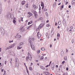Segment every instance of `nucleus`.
Returning <instances> with one entry per match:
<instances>
[{"label": "nucleus", "instance_id": "1", "mask_svg": "<svg viewBox=\"0 0 75 75\" xmlns=\"http://www.w3.org/2000/svg\"><path fill=\"white\" fill-rule=\"evenodd\" d=\"M28 59L30 61H31V59H32V56L29 53H28V56L26 57V61H28Z\"/></svg>", "mask_w": 75, "mask_h": 75}, {"label": "nucleus", "instance_id": "2", "mask_svg": "<svg viewBox=\"0 0 75 75\" xmlns=\"http://www.w3.org/2000/svg\"><path fill=\"white\" fill-rule=\"evenodd\" d=\"M29 41L30 42V44L31 45V48H32L33 50H35V48H34V45H31V43L32 42H31V38H30L29 39Z\"/></svg>", "mask_w": 75, "mask_h": 75}, {"label": "nucleus", "instance_id": "3", "mask_svg": "<svg viewBox=\"0 0 75 75\" xmlns=\"http://www.w3.org/2000/svg\"><path fill=\"white\" fill-rule=\"evenodd\" d=\"M14 46H15V44H13L10 45V46L7 47L6 49H5V50L6 51V50H9V49H11V48H13V47H14Z\"/></svg>", "mask_w": 75, "mask_h": 75}, {"label": "nucleus", "instance_id": "4", "mask_svg": "<svg viewBox=\"0 0 75 75\" xmlns=\"http://www.w3.org/2000/svg\"><path fill=\"white\" fill-rule=\"evenodd\" d=\"M16 66L18 67L19 65V61L18 60V59L17 57L16 58Z\"/></svg>", "mask_w": 75, "mask_h": 75}, {"label": "nucleus", "instance_id": "5", "mask_svg": "<svg viewBox=\"0 0 75 75\" xmlns=\"http://www.w3.org/2000/svg\"><path fill=\"white\" fill-rule=\"evenodd\" d=\"M37 36H38V38H40L41 37V34H40V32H38L37 34Z\"/></svg>", "mask_w": 75, "mask_h": 75}, {"label": "nucleus", "instance_id": "6", "mask_svg": "<svg viewBox=\"0 0 75 75\" xmlns=\"http://www.w3.org/2000/svg\"><path fill=\"white\" fill-rule=\"evenodd\" d=\"M2 12V7H1V4L0 3V14H1Z\"/></svg>", "mask_w": 75, "mask_h": 75}, {"label": "nucleus", "instance_id": "7", "mask_svg": "<svg viewBox=\"0 0 75 75\" xmlns=\"http://www.w3.org/2000/svg\"><path fill=\"white\" fill-rule=\"evenodd\" d=\"M6 18H10L11 17V14H8L7 15H6Z\"/></svg>", "mask_w": 75, "mask_h": 75}, {"label": "nucleus", "instance_id": "8", "mask_svg": "<svg viewBox=\"0 0 75 75\" xmlns=\"http://www.w3.org/2000/svg\"><path fill=\"white\" fill-rule=\"evenodd\" d=\"M33 7L34 10H37L38 8V7L34 5H33Z\"/></svg>", "mask_w": 75, "mask_h": 75}, {"label": "nucleus", "instance_id": "9", "mask_svg": "<svg viewBox=\"0 0 75 75\" xmlns=\"http://www.w3.org/2000/svg\"><path fill=\"white\" fill-rule=\"evenodd\" d=\"M59 37H60V35L59 33H57V38L58 40H59Z\"/></svg>", "mask_w": 75, "mask_h": 75}, {"label": "nucleus", "instance_id": "10", "mask_svg": "<svg viewBox=\"0 0 75 75\" xmlns=\"http://www.w3.org/2000/svg\"><path fill=\"white\" fill-rule=\"evenodd\" d=\"M63 23L64 25H66V21L65 19H64L63 21Z\"/></svg>", "mask_w": 75, "mask_h": 75}, {"label": "nucleus", "instance_id": "11", "mask_svg": "<svg viewBox=\"0 0 75 75\" xmlns=\"http://www.w3.org/2000/svg\"><path fill=\"white\" fill-rule=\"evenodd\" d=\"M24 44V43L22 42L19 43V45L20 47H21V46H23V45Z\"/></svg>", "mask_w": 75, "mask_h": 75}, {"label": "nucleus", "instance_id": "12", "mask_svg": "<svg viewBox=\"0 0 75 75\" xmlns=\"http://www.w3.org/2000/svg\"><path fill=\"white\" fill-rule=\"evenodd\" d=\"M31 12L32 13H34V14H35V13H37V12L36 11H35L34 10L32 9L31 10Z\"/></svg>", "mask_w": 75, "mask_h": 75}, {"label": "nucleus", "instance_id": "13", "mask_svg": "<svg viewBox=\"0 0 75 75\" xmlns=\"http://www.w3.org/2000/svg\"><path fill=\"white\" fill-rule=\"evenodd\" d=\"M64 52L63 51H62L61 52V57H63V55H64Z\"/></svg>", "mask_w": 75, "mask_h": 75}, {"label": "nucleus", "instance_id": "14", "mask_svg": "<svg viewBox=\"0 0 75 75\" xmlns=\"http://www.w3.org/2000/svg\"><path fill=\"white\" fill-rule=\"evenodd\" d=\"M54 31H53V30H52L51 32V36H52V35H54Z\"/></svg>", "mask_w": 75, "mask_h": 75}, {"label": "nucleus", "instance_id": "15", "mask_svg": "<svg viewBox=\"0 0 75 75\" xmlns=\"http://www.w3.org/2000/svg\"><path fill=\"white\" fill-rule=\"evenodd\" d=\"M51 68L52 69H54V64H52L51 65Z\"/></svg>", "mask_w": 75, "mask_h": 75}, {"label": "nucleus", "instance_id": "16", "mask_svg": "<svg viewBox=\"0 0 75 75\" xmlns=\"http://www.w3.org/2000/svg\"><path fill=\"white\" fill-rule=\"evenodd\" d=\"M25 3V1H23L22 2L21 4L22 5H24V4Z\"/></svg>", "mask_w": 75, "mask_h": 75}, {"label": "nucleus", "instance_id": "17", "mask_svg": "<svg viewBox=\"0 0 75 75\" xmlns=\"http://www.w3.org/2000/svg\"><path fill=\"white\" fill-rule=\"evenodd\" d=\"M34 15H35V18H37V14H36V13H35V14H34Z\"/></svg>", "mask_w": 75, "mask_h": 75}, {"label": "nucleus", "instance_id": "18", "mask_svg": "<svg viewBox=\"0 0 75 75\" xmlns=\"http://www.w3.org/2000/svg\"><path fill=\"white\" fill-rule=\"evenodd\" d=\"M40 68L42 69H45V67H43V66H41L40 67Z\"/></svg>", "mask_w": 75, "mask_h": 75}, {"label": "nucleus", "instance_id": "19", "mask_svg": "<svg viewBox=\"0 0 75 75\" xmlns=\"http://www.w3.org/2000/svg\"><path fill=\"white\" fill-rule=\"evenodd\" d=\"M75 0H73L71 2V3L72 4H75Z\"/></svg>", "mask_w": 75, "mask_h": 75}, {"label": "nucleus", "instance_id": "20", "mask_svg": "<svg viewBox=\"0 0 75 75\" xmlns=\"http://www.w3.org/2000/svg\"><path fill=\"white\" fill-rule=\"evenodd\" d=\"M33 23V21H30V22H29L28 23V25H30V24H32Z\"/></svg>", "mask_w": 75, "mask_h": 75}, {"label": "nucleus", "instance_id": "21", "mask_svg": "<svg viewBox=\"0 0 75 75\" xmlns=\"http://www.w3.org/2000/svg\"><path fill=\"white\" fill-rule=\"evenodd\" d=\"M39 27H40V28L42 27V23H41L39 25Z\"/></svg>", "mask_w": 75, "mask_h": 75}, {"label": "nucleus", "instance_id": "22", "mask_svg": "<svg viewBox=\"0 0 75 75\" xmlns=\"http://www.w3.org/2000/svg\"><path fill=\"white\" fill-rule=\"evenodd\" d=\"M42 20V18L41 17L38 19V21H40V20Z\"/></svg>", "mask_w": 75, "mask_h": 75}, {"label": "nucleus", "instance_id": "23", "mask_svg": "<svg viewBox=\"0 0 75 75\" xmlns=\"http://www.w3.org/2000/svg\"><path fill=\"white\" fill-rule=\"evenodd\" d=\"M29 70H30V71H33V68L31 67H29Z\"/></svg>", "mask_w": 75, "mask_h": 75}, {"label": "nucleus", "instance_id": "24", "mask_svg": "<svg viewBox=\"0 0 75 75\" xmlns=\"http://www.w3.org/2000/svg\"><path fill=\"white\" fill-rule=\"evenodd\" d=\"M61 21H59L58 22V25H61Z\"/></svg>", "mask_w": 75, "mask_h": 75}, {"label": "nucleus", "instance_id": "25", "mask_svg": "<svg viewBox=\"0 0 75 75\" xmlns=\"http://www.w3.org/2000/svg\"><path fill=\"white\" fill-rule=\"evenodd\" d=\"M41 50L42 51H44V50H45V48H44V47H42V48H41Z\"/></svg>", "mask_w": 75, "mask_h": 75}, {"label": "nucleus", "instance_id": "26", "mask_svg": "<svg viewBox=\"0 0 75 75\" xmlns=\"http://www.w3.org/2000/svg\"><path fill=\"white\" fill-rule=\"evenodd\" d=\"M45 14L46 16L47 17H48V13L47 12H46Z\"/></svg>", "mask_w": 75, "mask_h": 75}, {"label": "nucleus", "instance_id": "27", "mask_svg": "<svg viewBox=\"0 0 75 75\" xmlns=\"http://www.w3.org/2000/svg\"><path fill=\"white\" fill-rule=\"evenodd\" d=\"M12 59H10V64H12Z\"/></svg>", "mask_w": 75, "mask_h": 75}, {"label": "nucleus", "instance_id": "28", "mask_svg": "<svg viewBox=\"0 0 75 75\" xmlns=\"http://www.w3.org/2000/svg\"><path fill=\"white\" fill-rule=\"evenodd\" d=\"M56 2L54 3L53 4V7H55L56 6Z\"/></svg>", "mask_w": 75, "mask_h": 75}, {"label": "nucleus", "instance_id": "29", "mask_svg": "<svg viewBox=\"0 0 75 75\" xmlns=\"http://www.w3.org/2000/svg\"><path fill=\"white\" fill-rule=\"evenodd\" d=\"M64 60H67V56H65L64 57Z\"/></svg>", "mask_w": 75, "mask_h": 75}, {"label": "nucleus", "instance_id": "30", "mask_svg": "<svg viewBox=\"0 0 75 75\" xmlns=\"http://www.w3.org/2000/svg\"><path fill=\"white\" fill-rule=\"evenodd\" d=\"M41 6H43V5H44V3L42 2H41Z\"/></svg>", "mask_w": 75, "mask_h": 75}, {"label": "nucleus", "instance_id": "31", "mask_svg": "<svg viewBox=\"0 0 75 75\" xmlns=\"http://www.w3.org/2000/svg\"><path fill=\"white\" fill-rule=\"evenodd\" d=\"M41 28V27H39L38 28H37L36 29V31H38V30H39Z\"/></svg>", "mask_w": 75, "mask_h": 75}, {"label": "nucleus", "instance_id": "32", "mask_svg": "<svg viewBox=\"0 0 75 75\" xmlns=\"http://www.w3.org/2000/svg\"><path fill=\"white\" fill-rule=\"evenodd\" d=\"M13 23H14V24H15V25H16V23H15L16 22V20H13Z\"/></svg>", "mask_w": 75, "mask_h": 75}, {"label": "nucleus", "instance_id": "33", "mask_svg": "<svg viewBox=\"0 0 75 75\" xmlns=\"http://www.w3.org/2000/svg\"><path fill=\"white\" fill-rule=\"evenodd\" d=\"M28 14H29L30 16H32L33 15V14L32 13H30V12H28Z\"/></svg>", "mask_w": 75, "mask_h": 75}, {"label": "nucleus", "instance_id": "34", "mask_svg": "<svg viewBox=\"0 0 75 75\" xmlns=\"http://www.w3.org/2000/svg\"><path fill=\"white\" fill-rule=\"evenodd\" d=\"M46 27H50V25L49 24H47L46 25Z\"/></svg>", "mask_w": 75, "mask_h": 75}, {"label": "nucleus", "instance_id": "35", "mask_svg": "<svg viewBox=\"0 0 75 75\" xmlns=\"http://www.w3.org/2000/svg\"><path fill=\"white\" fill-rule=\"evenodd\" d=\"M31 26H32V25L29 26L27 28V29H28V30H29V29H30V28L31 27Z\"/></svg>", "mask_w": 75, "mask_h": 75}, {"label": "nucleus", "instance_id": "36", "mask_svg": "<svg viewBox=\"0 0 75 75\" xmlns=\"http://www.w3.org/2000/svg\"><path fill=\"white\" fill-rule=\"evenodd\" d=\"M44 59V57L43 56H42L40 57V59H41H41Z\"/></svg>", "mask_w": 75, "mask_h": 75}, {"label": "nucleus", "instance_id": "37", "mask_svg": "<svg viewBox=\"0 0 75 75\" xmlns=\"http://www.w3.org/2000/svg\"><path fill=\"white\" fill-rule=\"evenodd\" d=\"M21 37V35H18V38H20V37Z\"/></svg>", "mask_w": 75, "mask_h": 75}, {"label": "nucleus", "instance_id": "38", "mask_svg": "<svg viewBox=\"0 0 75 75\" xmlns=\"http://www.w3.org/2000/svg\"><path fill=\"white\" fill-rule=\"evenodd\" d=\"M74 39H72V44H73V43H74Z\"/></svg>", "mask_w": 75, "mask_h": 75}, {"label": "nucleus", "instance_id": "39", "mask_svg": "<svg viewBox=\"0 0 75 75\" xmlns=\"http://www.w3.org/2000/svg\"><path fill=\"white\" fill-rule=\"evenodd\" d=\"M70 29H73L74 28V27L71 26L70 27Z\"/></svg>", "mask_w": 75, "mask_h": 75}, {"label": "nucleus", "instance_id": "40", "mask_svg": "<svg viewBox=\"0 0 75 75\" xmlns=\"http://www.w3.org/2000/svg\"><path fill=\"white\" fill-rule=\"evenodd\" d=\"M26 7H27V8L28 7V4H27L26 5Z\"/></svg>", "mask_w": 75, "mask_h": 75}, {"label": "nucleus", "instance_id": "41", "mask_svg": "<svg viewBox=\"0 0 75 75\" xmlns=\"http://www.w3.org/2000/svg\"><path fill=\"white\" fill-rule=\"evenodd\" d=\"M26 71H27V72L28 75H29V71H28V70H26Z\"/></svg>", "mask_w": 75, "mask_h": 75}, {"label": "nucleus", "instance_id": "42", "mask_svg": "<svg viewBox=\"0 0 75 75\" xmlns=\"http://www.w3.org/2000/svg\"><path fill=\"white\" fill-rule=\"evenodd\" d=\"M46 37H47V36H48V33H47L46 34Z\"/></svg>", "mask_w": 75, "mask_h": 75}, {"label": "nucleus", "instance_id": "43", "mask_svg": "<svg viewBox=\"0 0 75 75\" xmlns=\"http://www.w3.org/2000/svg\"><path fill=\"white\" fill-rule=\"evenodd\" d=\"M37 52L38 54H39V53H40V50H38V51Z\"/></svg>", "mask_w": 75, "mask_h": 75}, {"label": "nucleus", "instance_id": "44", "mask_svg": "<svg viewBox=\"0 0 75 75\" xmlns=\"http://www.w3.org/2000/svg\"><path fill=\"white\" fill-rule=\"evenodd\" d=\"M47 10V9L46 8H44V11H46Z\"/></svg>", "mask_w": 75, "mask_h": 75}, {"label": "nucleus", "instance_id": "45", "mask_svg": "<svg viewBox=\"0 0 75 75\" xmlns=\"http://www.w3.org/2000/svg\"><path fill=\"white\" fill-rule=\"evenodd\" d=\"M24 30H25V29H24V28H23V29H22V31H24Z\"/></svg>", "mask_w": 75, "mask_h": 75}, {"label": "nucleus", "instance_id": "46", "mask_svg": "<svg viewBox=\"0 0 75 75\" xmlns=\"http://www.w3.org/2000/svg\"><path fill=\"white\" fill-rule=\"evenodd\" d=\"M65 61H63V62H62V64H64L65 63Z\"/></svg>", "mask_w": 75, "mask_h": 75}, {"label": "nucleus", "instance_id": "47", "mask_svg": "<svg viewBox=\"0 0 75 75\" xmlns=\"http://www.w3.org/2000/svg\"><path fill=\"white\" fill-rule=\"evenodd\" d=\"M21 20L22 21H23V18H21Z\"/></svg>", "mask_w": 75, "mask_h": 75}, {"label": "nucleus", "instance_id": "48", "mask_svg": "<svg viewBox=\"0 0 75 75\" xmlns=\"http://www.w3.org/2000/svg\"><path fill=\"white\" fill-rule=\"evenodd\" d=\"M10 0H9L8 1V3H10Z\"/></svg>", "mask_w": 75, "mask_h": 75}, {"label": "nucleus", "instance_id": "49", "mask_svg": "<svg viewBox=\"0 0 75 75\" xmlns=\"http://www.w3.org/2000/svg\"><path fill=\"white\" fill-rule=\"evenodd\" d=\"M17 48L18 50H20V47H17Z\"/></svg>", "mask_w": 75, "mask_h": 75}, {"label": "nucleus", "instance_id": "50", "mask_svg": "<svg viewBox=\"0 0 75 75\" xmlns=\"http://www.w3.org/2000/svg\"><path fill=\"white\" fill-rule=\"evenodd\" d=\"M67 4H68V2L67 1L66 3V5H67Z\"/></svg>", "mask_w": 75, "mask_h": 75}, {"label": "nucleus", "instance_id": "51", "mask_svg": "<svg viewBox=\"0 0 75 75\" xmlns=\"http://www.w3.org/2000/svg\"><path fill=\"white\" fill-rule=\"evenodd\" d=\"M71 6L70 5H69V8H71Z\"/></svg>", "mask_w": 75, "mask_h": 75}, {"label": "nucleus", "instance_id": "52", "mask_svg": "<svg viewBox=\"0 0 75 75\" xmlns=\"http://www.w3.org/2000/svg\"><path fill=\"white\" fill-rule=\"evenodd\" d=\"M50 48H51V47H52V45H51V44L50 45Z\"/></svg>", "mask_w": 75, "mask_h": 75}, {"label": "nucleus", "instance_id": "53", "mask_svg": "<svg viewBox=\"0 0 75 75\" xmlns=\"http://www.w3.org/2000/svg\"><path fill=\"white\" fill-rule=\"evenodd\" d=\"M6 63H7V62L5 61V64H6Z\"/></svg>", "mask_w": 75, "mask_h": 75}, {"label": "nucleus", "instance_id": "54", "mask_svg": "<svg viewBox=\"0 0 75 75\" xmlns=\"http://www.w3.org/2000/svg\"><path fill=\"white\" fill-rule=\"evenodd\" d=\"M66 70H67V71H68V68L67 67L66 68Z\"/></svg>", "mask_w": 75, "mask_h": 75}, {"label": "nucleus", "instance_id": "55", "mask_svg": "<svg viewBox=\"0 0 75 75\" xmlns=\"http://www.w3.org/2000/svg\"><path fill=\"white\" fill-rule=\"evenodd\" d=\"M32 40L33 41H34V38H32Z\"/></svg>", "mask_w": 75, "mask_h": 75}, {"label": "nucleus", "instance_id": "56", "mask_svg": "<svg viewBox=\"0 0 75 75\" xmlns=\"http://www.w3.org/2000/svg\"><path fill=\"white\" fill-rule=\"evenodd\" d=\"M51 64V61L50 63L49 66H50V64Z\"/></svg>", "mask_w": 75, "mask_h": 75}, {"label": "nucleus", "instance_id": "57", "mask_svg": "<svg viewBox=\"0 0 75 75\" xmlns=\"http://www.w3.org/2000/svg\"><path fill=\"white\" fill-rule=\"evenodd\" d=\"M68 51V49H66V52H67Z\"/></svg>", "mask_w": 75, "mask_h": 75}, {"label": "nucleus", "instance_id": "58", "mask_svg": "<svg viewBox=\"0 0 75 75\" xmlns=\"http://www.w3.org/2000/svg\"><path fill=\"white\" fill-rule=\"evenodd\" d=\"M61 7H62V8H63V7H64V5H62V6H61Z\"/></svg>", "mask_w": 75, "mask_h": 75}, {"label": "nucleus", "instance_id": "59", "mask_svg": "<svg viewBox=\"0 0 75 75\" xmlns=\"http://www.w3.org/2000/svg\"><path fill=\"white\" fill-rule=\"evenodd\" d=\"M28 18L30 17V15H28Z\"/></svg>", "mask_w": 75, "mask_h": 75}, {"label": "nucleus", "instance_id": "60", "mask_svg": "<svg viewBox=\"0 0 75 75\" xmlns=\"http://www.w3.org/2000/svg\"><path fill=\"white\" fill-rule=\"evenodd\" d=\"M49 22V20H47L46 21V23H48Z\"/></svg>", "mask_w": 75, "mask_h": 75}, {"label": "nucleus", "instance_id": "61", "mask_svg": "<svg viewBox=\"0 0 75 75\" xmlns=\"http://www.w3.org/2000/svg\"><path fill=\"white\" fill-rule=\"evenodd\" d=\"M37 75H40V74H39V73H38L37 74Z\"/></svg>", "mask_w": 75, "mask_h": 75}, {"label": "nucleus", "instance_id": "62", "mask_svg": "<svg viewBox=\"0 0 75 75\" xmlns=\"http://www.w3.org/2000/svg\"><path fill=\"white\" fill-rule=\"evenodd\" d=\"M61 5V3H59V4H58V6H59V5Z\"/></svg>", "mask_w": 75, "mask_h": 75}, {"label": "nucleus", "instance_id": "63", "mask_svg": "<svg viewBox=\"0 0 75 75\" xmlns=\"http://www.w3.org/2000/svg\"><path fill=\"white\" fill-rule=\"evenodd\" d=\"M5 73H6V71H4V74H5Z\"/></svg>", "mask_w": 75, "mask_h": 75}, {"label": "nucleus", "instance_id": "64", "mask_svg": "<svg viewBox=\"0 0 75 75\" xmlns=\"http://www.w3.org/2000/svg\"><path fill=\"white\" fill-rule=\"evenodd\" d=\"M57 28H59V26H58L57 27Z\"/></svg>", "mask_w": 75, "mask_h": 75}]
</instances>
